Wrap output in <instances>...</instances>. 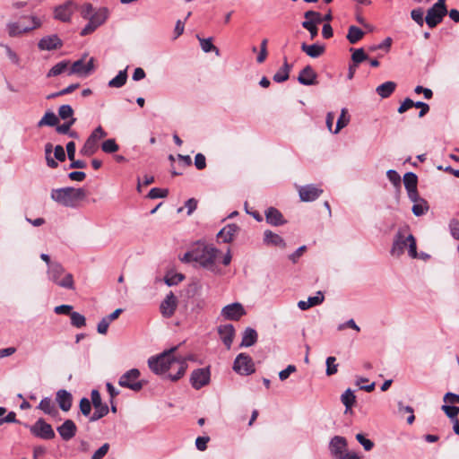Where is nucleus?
<instances>
[{
	"mask_svg": "<svg viewBox=\"0 0 459 459\" xmlns=\"http://www.w3.org/2000/svg\"><path fill=\"white\" fill-rule=\"evenodd\" d=\"M178 347H172L159 355L148 359L150 369L156 375L164 376L171 381H178L186 373L187 368L186 359L176 356L174 353Z\"/></svg>",
	"mask_w": 459,
	"mask_h": 459,
	"instance_id": "nucleus-1",
	"label": "nucleus"
},
{
	"mask_svg": "<svg viewBox=\"0 0 459 459\" xmlns=\"http://www.w3.org/2000/svg\"><path fill=\"white\" fill-rule=\"evenodd\" d=\"M219 254L220 250L213 246L198 244L186 252L181 258V261L184 263L195 262L204 269L212 273H217L216 260Z\"/></svg>",
	"mask_w": 459,
	"mask_h": 459,
	"instance_id": "nucleus-2",
	"label": "nucleus"
},
{
	"mask_svg": "<svg viewBox=\"0 0 459 459\" xmlns=\"http://www.w3.org/2000/svg\"><path fill=\"white\" fill-rule=\"evenodd\" d=\"M407 228H401L396 232L390 250L393 256L400 257L405 249L408 250L410 257L416 258L418 256L416 239L413 235H407Z\"/></svg>",
	"mask_w": 459,
	"mask_h": 459,
	"instance_id": "nucleus-3",
	"label": "nucleus"
},
{
	"mask_svg": "<svg viewBox=\"0 0 459 459\" xmlns=\"http://www.w3.org/2000/svg\"><path fill=\"white\" fill-rule=\"evenodd\" d=\"M50 196L57 204L70 208H75L86 197V191L71 186L52 189Z\"/></svg>",
	"mask_w": 459,
	"mask_h": 459,
	"instance_id": "nucleus-4",
	"label": "nucleus"
},
{
	"mask_svg": "<svg viewBox=\"0 0 459 459\" xmlns=\"http://www.w3.org/2000/svg\"><path fill=\"white\" fill-rule=\"evenodd\" d=\"M22 19L30 22L29 24L22 25L20 22H9L6 23V31L9 37H21L42 26L41 19L36 15H24Z\"/></svg>",
	"mask_w": 459,
	"mask_h": 459,
	"instance_id": "nucleus-5",
	"label": "nucleus"
},
{
	"mask_svg": "<svg viewBox=\"0 0 459 459\" xmlns=\"http://www.w3.org/2000/svg\"><path fill=\"white\" fill-rule=\"evenodd\" d=\"M47 274L48 278L56 285L68 290L74 289L73 275L65 273V268L60 263L54 262L49 264Z\"/></svg>",
	"mask_w": 459,
	"mask_h": 459,
	"instance_id": "nucleus-6",
	"label": "nucleus"
},
{
	"mask_svg": "<svg viewBox=\"0 0 459 459\" xmlns=\"http://www.w3.org/2000/svg\"><path fill=\"white\" fill-rule=\"evenodd\" d=\"M141 373L137 368H132L125 372L118 379V385L121 387L128 388L134 392H139L144 385V382L140 380Z\"/></svg>",
	"mask_w": 459,
	"mask_h": 459,
	"instance_id": "nucleus-7",
	"label": "nucleus"
},
{
	"mask_svg": "<svg viewBox=\"0 0 459 459\" xmlns=\"http://www.w3.org/2000/svg\"><path fill=\"white\" fill-rule=\"evenodd\" d=\"M106 135L107 133L100 126L95 128L81 149V154L87 157L93 155L99 148V141L104 138Z\"/></svg>",
	"mask_w": 459,
	"mask_h": 459,
	"instance_id": "nucleus-8",
	"label": "nucleus"
},
{
	"mask_svg": "<svg viewBox=\"0 0 459 459\" xmlns=\"http://www.w3.org/2000/svg\"><path fill=\"white\" fill-rule=\"evenodd\" d=\"M77 9L78 4L72 0H68L54 8V19L62 22H70L73 14Z\"/></svg>",
	"mask_w": 459,
	"mask_h": 459,
	"instance_id": "nucleus-9",
	"label": "nucleus"
},
{
	"mask_svg": "<svg viewBox=\"0 0 459 459\" xmlns=\"http://www.w3.org/2000/svg\"><path fill=\"white\" fill-rule=\"evenodd\" d=\"M233 369L243 376L251 375L255 370L252 358L246 353H240L236 357Z\"/></svg>",
	"mask_w": 459,
	"mask_h": 459,
	"instance_id": "nucleus-10",
	"label": "nucleus"
},
{
	"mask_svg": "<svg viewBox=\"0 0 459 459\" xmlns=\"http://www.w3.org/2000/svg\"><path fill=\"white\" fill-rule=\"evenodd\" d=\"M91 399L94 412L90 416V421H96L108 413V406L102 403L100 394L97 389L91 391Z\"/></svg>",
	"mask_w": 459,
	"mask_h": 459,
	"instance_id": "nucleus-11",
	"label": "nucleus"
},
{
	"mask_svg": "<svg viewBox=\"0 0 459 459\" xmlns=\"http://www.w3.org/2000/svg\"><path fill=\"white\" fill-rule=\"evenodd\" d=\"M30 433L37 437L45 440L53 439L56 437L55 431L50 424L43 419H39L31 427Z\"/></svg>",
	"mask_w": 459,
	"mask_h": 459,
	"instance_id": "nucleus-12",
	"label": "nucleus"
},
{
	"mask_svg": "<svg viewBox=\"0 0 459 459\" xmlns=\"http://www.w3.org/2000/svg\"><path fill=\"white\" fill-rule=\"evenodd\" d=\"M211 372L209 368L195 369L190 377V383L195 390H199L210 383Z\"/></svg>",
	"mask_w": 459,
	"mask_h": 459,
	"instance_id": "nucleus-13",
	"label": "nucleus"
},
{
	"mask_svg": "<svg viewBox=\"0 0 459 459\" xmlns=\"http://www.w3.org/2000/svg\"><path fill=\"white\" fill-rule=\"evenodd\" d=\"M94 68L93 57H91L87 63H84L83 58H81L73 63L68 74H77L81 77H86L94 71Z\"/></svg>",
	"mask_w": 459,
	"mask_h": 459,
	"instance_id": "nucleus-14",
	"label": "nucleus"
},
{
	"mask_svg": "<svg viewBox=\"0 0 459 459\" xmlns=\"http://www.w3.org/2000/svg\"><path fill=\"white\" fill-rule=\"evenodd\" d=\"M177 307L178 299L174 293L170 291L169 294L166 295L165 299L160 303V314L165 318H170L175 314Z\"/></svg>",
	"mask_w": 459,
	"mask_h": 459,
	"instance_id": "nucleus-15",
	"label": "nucleus"
},
{
	"mask_svg": "<svg viewBox=\"0 0 459 459\" xmlns=\"http://www.w3.org/2000/svg\"><path fill=\"white\" fill-rule=\"evenodd\" d=\"M245 314L246 312L243 306L238 302L227 305L221 309V316L226 320L237 321Z\"/></svg>",
	"mask_w": 459,
	"mask_h": 459,
	"instance_id": "nucleus-16",
	"label": "nucleus"
},
{
	"mask_svg": "<svg viewBox=\"0 0 459 459\" xmlns=\"http://www.w3.org/2000/svg\"><path fill=\"white\" fill-rule=\"evenodd\" d=\"M323 193V189L315 185H306L299 187V198L303 202H313Z\"/></svg>",
	"mask_w": 459,
	"mask_h": 459,
	"instance_id": "nucleus-17",
	"label": "nucleus"
},
{
	"mask_svg": "<svg viewBox=\"0 0 459 459\" xmlns=\"http://www.w3.org/2000/svg\"><path fill=\"white\" fill-rule=\"evenodd\" d=\"M446 13L447 9H439L433 5L428 10L425 22L429 28H435L442 22Z\"/></svg>",
	"mask_w": 459,
	"mask_h": 459,
	"instance_id": "nucleus-18",
	"label": "nucleus"
},
{
	"mask_svg": "<svg viewBox=\"0 0 459 459\" xmlns=\"http://www.w3.org/2000/svg\"><path fill=\"white\" fill-rule=\"evenodd\" d=\"M347 440L341 436H334L329 443V450L331 455L337 459L347 450Z\"/></svg>",
	"mask_w": 459,
	"mask_h": 459,
	"instance_id": "nucleus-19",
	"label": "nucleus"
},
{
	"mask_svg": "<svg viewBox=\"0 0 459 459\" xmlns=\"http://www.w3.org/2000/svg\"><path fill=\"white\" fill-rule=\"evenodd\" d=\"M38 47L40 50H54L63 47V41L56 35H49L43 37L38 43Z\"/></svg>",
	"mask_w": 459,
	"mask_h": 459,
	"instance_id": "nucleus-20",
	"label": "nucleus"
},
{
	"mask_svg": "<svg viewBox=\"0 0 459 459\" xmlns=\"http://www.w3.org/2000/svg\"><path fill=\"white\" fill-rule=\"evenodd\" d=\"M266 222L272 226H282L287 223L282 213L274 207H269L264 212Z\"/></svg>",
	"mask_w": 459,
	"mask_h": 459,
	"instance_id": "nucleus-21",
	"label": "nucleus"
},
{
	"mask_svg": "<svg viewBox=\"0 0 459 459\" xmlns=\"http://www.w3.org/2000/svg\"><path fill=\"white\" fill-rule=\"evenodd\" d=\"M56 430L63 440L69 441L77 431V427L72 420H65L64 423L56 428Z\"/></svg>",
	"mask_w": 459,
	"mask_h": 459,
	"instance_id": "nucleus-22",
	"label": "nucleus"
},
{
	"mask_svg": "<svg viewBox=\"0 0 459 459\" xmlns=\"http://www.w3.org/2000/svg\"><path fill=\"white\" fill-rule=\"evenodd\" d=\"M317 74L310 65L305 66L298 76V81L300 84L310 86L316 84Z\"/></svg>",
	"mask_w": 459,
	"mask_h": 459,
	"instance_id": "nucleus-23",
	"label": "nucleus"
},
{
	"mask_svg": "<svg viewBox=\"0 0 459 459\" xmlns=\"http://www.w3.org/2000/svg\"><path fill=\"white\" fill-rule=\"evenodd\" d=\"M218 333L227 349H230L235 335L234 326L230 324L220 325Z\"/></svg>",
	"mask_w": 459,
	"mask_h": 459,
	"instance_id": "nucleus-24",
	"label": "nucleus"
},
{
	"mask_svg": "<svg viewBox=\"0 0 459 459\" xmlns=\"http://www.w3.org/2000/svg\"><path fill=\"white\" fill-rule=\"evenodd\" d=\"M264 242L267 246L278 247L281 248H284L286 247L284 239L280 235L269 230L264 232Z\"/></svg>",
	"mask_w": 459,
	"mask_h": 459,
	"instance_id": "nucleus-25",
	"label": "nucleus"
},
{
	"mask_svg": "<svg viewBox=\"0 0 459 459\" xmlns=\"http://www.w3.org/2000/svg\"><path fill=\"white\" fill-rule=\"evenodd\" d=\"M325 299L324 294L322 291H317L316 296L309 297L307 300H299L298 302V307L300 310H307L312 307L320 305L323 303Z\"/></svg>",
	"mask_w": 459,
	"mask_h": 459,
	"instance_id": "nucleus-26",
	"label": "nucleus"
},
{
	"mask_svg": "<svg viewBox=\"0 0 459 459\" xmlns=\"http://www.w3.org/2000/svg\"><path fill=\"white\" fill-rule=\"evenodd\" d=\"M56 402L60 409L64 411H67L72 407V394L66 390H59L56 393Z\"/></svg>",
	"mask_w": 459,
	"mask_h": 459,
	"instance_id": "nucleus-27",
	"label": "nucleus"
},
{
	"mask_svg": "<svg viewBox=\"0 0 459 459\" xmlns=\"http://www.w3.org/2000/svg\"><path fill=\"white\" fill-rule=\"evenodd\" d=\"M238 227L236 224H228L222 228L217 234V238H221L224 243H230L233 240Z\"/></svg>",
	"mask_w": 459,
	"mask_h": 459,
	"instance_id": "nucleus-28",
	"label": "nucleus"
},
{
	"mask_svg": "<svg viewBox=\"0 0 459 459\" xmlns=\"http://www.w3.org/2000/svg\"><path fill=\"white\" fill-rule=\"evenodd\" d=\"M301 50L305 52L308 56L312 58H317L325 53V46L320 44L307 45L306 43L301 44Z\"/></svg>",
	"mask_w": 459,
	"mask_h": 459,
	"instance_id": "nucleus-29",
	"label": "nucleus"
},
{
	"mask_svg": "<svg viewBox=\"0 0 459 459\" xmlns=\"http://www.w3.org/2000/svg\"><path fill=\"white\" fill-rule=\"evenodd\" d=\"M38 409L44 411V413L48 414L53 417L58 415V410L56 409L55 403L53 402V400L50 397L43 398L40 401V403L38 406Z\"/></svg>",
	"mask_w": 459,
	"mask_h": 459,
	"instance_id": "nucleus-30",
	"label": "nucleus"
},
{
	"mask_svg": "<svg viewBox=\"0 0 459 459\" xmlns=\"http://www.w3.org/2000/svg\"><path fill=\"white\" fill-rule=\"evenodd\" d=\"M108 17V10L106 7H100L95 10L89 19L91 23H94L98 28L102 25Z\"/></svg>",
	"mask_w": 459,
	"mask_h": 459,
	"instance_id": "nucleus-31",
	"label": "nucleus"
},
{
	"mask_svg": "<svg viewBox=\"0 0 459 459\" xmlns=\"http://www.w3.org/2000/svg\"><path fill=\"white\" fill-rule=\"evenodd\" d=\"M396 83L392 81H387L380 85H378L376 89V92L382 98L386 99L392 95V93L395 91Z\"/></svg>",
	"mask_w": 459,
	"mask_h": 459,
	"instance_id": "nucleus-32",
	"label": "nucleus"
},
{
	"mask_svg": "<svg viewBox=\"0 0 459 459\" xmlns=\"http://www.w3.org/2000/svg\"><path fill=\"white\" fill-rule=\"evenodd\" d=\"M257 341V333L253 328H247L242 336V341L240 346L242 347H250L254 345Z\"/></svg>",
	"mask_w": 459,
	"mask_h": 459,
	"instance_id": "nucleus-33",
	"label": "nucleus"
},
{
	"mask_svg": "<svg viewBox=\"0 0 459 459\" xmlns=\"http://www.w3.org/2000/svg\"><path fill=\"white\" fill-rule=\"evenodd\" d=\"M291 65L287 62V58L284 57V62L281 69L273 75V81L276 82H283L289 79Z\"/></svg>",
	"mask_w": 459,
	"mask_h": 459,
	"instance_id": "nucleus-34",
	"label": "nucleus"
},
{
	"mask_svg": "<svg viewBox=\"0 0 459 459\" xmlns=\"http://www.w3.org/2000/svg\"><path fill=\"white\" fill-rule=\"evenodd\" d=\"M127 81V68L121 70L118 72V74L111 79L108 85L110 88H121L123 87Z\"/></svg>",
	"mask_w": 459,
	"mask_h": 459,
	"instance_id": "nucleus-35",
	"label": "nucleus"
},
{
	"mask_svg": "<svg viewBox=\"0 0 459 459\" xmlns=\"http://www.w3.org/2000/svg\"><path fill=\"white\" fill-rule=\"evenodd\" d=\"M365 32L361 29H359L357 26L351 25L349 27L346 38L351 44H356L363 38Z\"/></svg>",
	"mask_w": 459,
	"mask_h": 459,
	"instance_id": "nucleus-36",
	"label": "nucleus"
},
{
	"mask_svg": "<svg viewBox=\"0 0 459 459\" xmlns=\"http://www.w3.org/2000/svg\"><path fill=\"white\" fill-rule=\"evenodd\" d=\"M341 401L345 406V413L351 410L356 402V396L351 389H347L341 396Z\"/></svg>",
	"mask_w": 459,
	"mask_h": 459,
	"instance_id": "nucleus-37",
	"label": "nucleus"
},
{
	"mask_svg": "<svg viewBox=\"0 0 459 459\" xmlns=\"http://www.w3.org/2000/svg\"><path fill=\"white\" fill-rule=\"evenodd\" d=\"M58 122V118L56 114L52 111H48L42 117V118L38 122V126L42 127L45 126H56Z\"/></svg>",
	"mask_w": 459,
	"mask_h": 459,
	"instance_id": "nucleus-38",
	"label": "nucleus"
},
{
	"mask_svg": "<svg viewBox=\"0 0 459 459\" xmlns=\"http://www.w3.org/2000/svg\"><path fill=\"white\" fill-rule=\"evenodd\" d=\"M69 65V61H61L56 64L48 73L47 77H54L64 73Z\"/></svg>",
	"mask_w": 459,
	"mask_h": 459,
	"instance_id": "nucleus-39",
	"label": "nucleus"
},
{
	"mask_svg": "<svg viewBox=\"0 0 459 459\" xmlns=\"http://www.w3.org/2000/svg\"><path fill=\"white\" fill-rule=\"evenodd\" d=\"M418 177L413 172H407L403 176V184L406 191L409 189L417 188Z\"/></svg>",
	"mask_w": 459,
	"mask_h": 459,
	"instance_id": "nucleus-40",
	"label": "nucleus"
},
{
	"mask_svg": "<svg viewBox=\"0 0 459 459\" xmlns=\"http://www.w3.org/2000/svg\"><path fill=\"white\" fill-rule=\"evenodd\" d=\"M351 51H352L351 60L355 66H358L359 64L368 58V55L365 53L362 48L355 49L351 48Z\"/></svg>",
	"mask_w": 459,
	"mask_h": 459,
	"instance_id": "nucleus-41",
	"label": "nucleus"
},
{
	"mask_svg": "<svg viewBox=\"0 0 459 459\" xmlns=\"http://www.w3.org/2000/svg\"><path fill=\"white\" fill-rule=\"evenodd\" d=\"M197 38L200 41V45L204 52L209 53L213 51L217 56L220 55V50L212 44V38L201 39L199 36H197Z\"/></svg>",
	"mask_w": 459,
	"mask_h": 459,
	"instance_id": "nucleus-42",
	"label": "nucleus"
},
{
	"mask_svg": "<svg viewBox=\"0 0 459 459\" xmlns=\"http://www.w3.org/2000/svg\"><path fill=\"white\" fill-rule=\"evenodd\" d=\"M71 325L76 328H82L86 325L85 316L78 312L73 311L70 314Z\"/></svg>",
	"mask_w": 459,
	"mask_h": 459,
	"instance_id": "nucleus-43",
	"label": "nucleus"
},
{
	"mask_svg": "<svg viewBox=\"0 0 459 459\" xmlns=\"http://www.w3.org/2000/svg\"><path fill=\"white\" fill-rule=\"evenodd\" d=\"M429 210L427 201L420 199V202L415 203L412 206V212L415 216H421L425 214Z\"/></svg>",
	"mask_w": 459,
	"mask_h": 459,
	"instance_id": "nucleus-44",
	"label": "nucleus"
},
{
	"mask_svg": "<svg viewBox=\"0 0 459 459\" xmlns=\"http://www.w3.org/2000/svg\"><path fill=\"white\" fill-rule=\"evenodd\" d=\"M346 114H347V109L342 108V113L337 120L335 129L333 130V134H338L341 129H342L349 124L350 119L348 117H346Z\"/></svg>",
	"mask_w": 459,
	"mask_h": 459,
	"instance_id": "nucleus-45",
	"label": "nucleus"
},
{
	"mask_svg": "<svg viewBox=\"0 0 459 459\" xmlns=\"http://www.w3.org/2000/svg\"><path fill=\"white\" fill-rule=\"evenodd\" d=\"M119 146L116 143L115 139H108L101 144V150L106 153H114L118 151Z\"/></svg>",
	"mask_w": 459,
	"mask_h": 459,
	"instance_id": "nucleus-46",
	"label": "nucleus"
},
{
	"mask_svg": "<svg viewBox=\"0 0 459 459\" xmlns=\"http://www.w3.org/2000/svg\"><path fill=\"white\" fill-rule=\"evenodd\" d=\"M58 116L64 120L74 118V109L70 105H62L58 108Z\"/></svg>",
	"mask_w": 459,
	"mask_h": 459,
	"instance_id": "nucleus-47",
	"label": "nucleus"
},
{
	"mask_svg": "<svg viewBox=\"0 0 459 459\" xmlns=\"http://www.w3.org/2000/svg\"><path fill=\"white\" fill-rule=\"evenodd\" d=\"M336 358L330 356L326 359L325 364H326V375L327 376H333L337 373L338 371V364L335 363Z\"/></svg>",
	"mask_w": 459,
	"mask_h": 459,
	"instance_id": "nucleus-48",
	"label": "nucleus"
},
{
	"mask_svg": "<svg viewBox=\"0 0 459 459\" xmlns=\"http://www.w3.org/2000/svg\"><path fill=\"white\" fill-rule=\"evenodd\" d=\"M80 14L84 20H89L94 12L93 5L90 3H85L81 6H78Z\"/></svg>",
	"mask_w": 459,
	"mask_h": 459,
	"instance_id": "nucleus-49",
	"label": "nucleus"
},
{
	"mask_svg": "<svg viewBox=\"0 0 459 459\" xmlns=\"http://www.w3.org/2000/svg\"><path fill=\"white\" fill-rule=\"evenodd\" d=\"M185 279L182 273L167 274L164 281L168 286H174L181 282Z\"/></svg>",
	"mask_w": 459,
	"mask_h": 459,
	"instance_id": "nucleus-50",
	"label": "nucleus"
},
{
	"mask_svg": "<svg viewBox=\"0 0 459 459\" xmlns=\"http://www.w3.org/2000/svg\"><path fill=\"white\" fill-rule=\"evenodd\" d=\"M442 411L446 413V415L451 420L458 419L459 407L455 405L444 404L441 407Z\"/></svg>",
	"mask_w": 459,
	"mask_h": 459,
	"instance_id": "nucleus-51",
	"label": "nucleus"
},
{
	"mask_svg": "<svg viewBox=\"0 0 459 459\" xmlns=\"http://www.w3.org/2000/svg\"><path fill=\"white\" fill-rule=\"evenodd\" d=\"M0 46L4 48L6 56H8L10 61L14 65H19L21 59L17 53L14 52L8 45L1 43Z\"/></svg>",
	"mask_w": 459,
	"mask_h": 459,
	"instance_id": "nucleus-52",
	"label": "nucleus"
},
{
	"mask_svg": "<svg viewBox=\"0 0 459 459\" xmlns=\"http://www.w3.org/2000/svg\"><path fill=\"white\" fill-rule=\"evenodd\" d=\"M53 145L51 143H47L45 145V153H46V160L47 164L49 168L55 169L58 166L57 162L50 157V153L52 152Z\"/></svg>",
	"mask_w": 459,
	"mask_h": 459,
	"instance_id": "nucleus-53",
	"label": "nucleus"
},
{
	"mask_svg": "<svg viewBox=\"0 0 459 459\" xmlns=\"http://www.w3.org/2000/svg\"><path fill=\"white\" fill-rule=\"evenodd\" d=\"M169 194L168 189L153 187L150 190L148 197L151 199L163 198Z\"/></svg>",
	"mask_w": 459,
	"mask_h": 459,
	"instance_id": "nucleus-54",
	"label": "nucleus"
},
{
	"mask_svg": "<svg viewBox=\"0 0 459 459\" xmlns=\"http://www.w3.org/2000/svg\"><path fill=\"white\" fill-rule=\"evenodd\" d=\"M80 411L84 416H90L91 411V402L86 398L83 397L80 401Z\"/></svg>",
	"mask_w": 459,
	"mask_h": 459,
	"instance_id": "nucleus-55",
	"label": "nucleus"
},
{
	"mask_svg": "<svg viewBox=\"0 0 459 459\" xmlns=\"http://www.w3.org/2000/svg\"><path fill=\"white\" fill-rule=\"evenodd\" d=\"M356 439L366 451H370L374 447V443L370 439L366 438L363 434H357Z\"/></svg>",
	"mask_w": 459,
	"mask_h": 459,
	"instance_id": "nucleus-56",
	"label": "nucleus"
},
{
	"mask_svg": "<svg viewBox=\"0 0 459 459\" xmlns=\"http://www.w3.org/2000/svg\"><path fill=\"white\" fill-rule=\"evenodd\" d=\"M302 27L309 31L310 39H314L318 34L317 25L313 24L308 21H304L301 23Z\"/></svg>",
	"mask_w": 459,
	"mask_h": 459,
	"instance_id": "nucleus-57",
	"label": "nucleus"
},
{
	"mask_svg": "<svg viewBox=\"0 0 459 459\" xmlns=\"http://www.w3.org/2000/svg\"><path fill=\"white\" fill-rule=\"evenodd\" d=\"M76 118H72L62 125L56 126V130L58 134H68L71 126L75 123Z\"/></svg>",
	"mask_w": 459,
	"mask_h": 459,
	"instance_id": "nucleus-58",
	"label": "nucleus"
},
{
	"mask_svg": "<svg viewBox=\"0 0 459 459\" xmlns=\"http://www.w3.org/2000/svg\"><path fill=\"white\" fill-rule=\"evenodd\" d=\"M108 450L109 445L105 443L97 451H95L91 459H102L108 454Z\"/></svg>",
	"mask_w": 459,
	"mask_h": 459,
	"instance_id": "nucleus-59",
	"label": "nucleus"
},
{
	"mask_svg": "<svg viewBox=\"0 0 459 459\" xmlns=\"http://www.w3.org/2000/svg\"><path fill=\"white\" fill-rule=\"evenodd\" d=\"M386 177L394 186L401 185V177L394 169H389L386 172Z\"/></svg>",
	"mask_w": 459,
	"mask_h": 459,
	"instance_id": "nucleus-60",
	"label": "nucleus"
},
{
	"mask_svg": "<svg viewBox=\"0 0 459 459\" xmlns=\"http://www.w3.org/2000/svg\"><path fill=\"white\" fill-rule=\"evenodd\" d=\"M411 19L416 22L420 26H422L423 23H424V19H423V12L421 9H413L411 12Z\"/></svg>",
	"mask_w": 459,
	"mask_h": 459,
	"instance_id": "nucleus-61",
	"label": "nucleus"
},
{
	"mask_svg": "<svg viewBox=\"0 0 459 459\" xmlns=\"http://www.w3.org/2000/svg\"><path fill=\"white\" fill-rule=\"evenodd\" d=\"M450 233L455 239H459V221L453 219L449 222Z\"/></svg>",
	"mask_w": 459,
	"mask_h": 459,
	"instance_id": "nucleus-62",
	"label": "nucleus"
},
{
	"mask_svg": "<svg viewBox=\"0 0 459 459\" xmlns=\"http://www.w3.org/2000/svg\"><path fill=\"white\" fill-rule=\"evenodd\" d=\"M297 368L294 365H289L285 369L280 371L279 373V378L281 381L286 380L291 373L296 372Z\"/></svg>",
	"mask_w": 459,
	"mask_h": 459,
	"instance_id": "nucleus-63",
	"label": "nucleus"
},
{
	"mask_svg": "<svg viewBox=\"0 0 459 459\" xmlns=\"http://www.w3.org/2000/svg\"><path fill=\"white\" fill-rule=\"evenodd\" d=\"M195 166L197 169H204L206 167V160L204 154L197 153L195 157Z\"/></svg>",
	"mask_w": 459,
	"mask_h": 459,
	"instance_id": "nucleus-64",
	"label": "nucleus"
}]
</instances>
